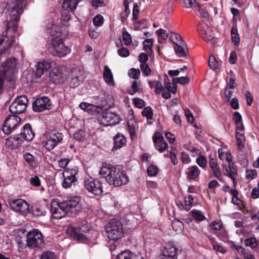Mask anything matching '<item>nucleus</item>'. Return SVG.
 Returning a JSON list of instances; mask_svg holds the SVG:
<instances>
[{
  "instance_id": "nucleus-1",
  "label": "nucleus",
  "mask_w": 259,
  "mask_h": 259,
  "mask_svg": "<svg viewBox=\"0 0 259 259\" xmlns=\"http://www.w3.org/2000/svg\"><path fill=\"white\" fill-rule=\"evenodd\" d=\"M99 175L101 178H105L109 185L114 187L125 185L129 180L125 172L116 166H103L100 168Z\"/></svg>"
},
{
  "instance_id": "nucleus-2",
  "label": "nucleus",
  "mask_w": 259,
  "mask_h": 259,
  "mask_svg": "<svg viewBox=\"0 0 259 259\" xmlns=\"http://www.w3.org/2000/svg\"><path fill=\"white\" fill-rule=\"evenodd\" d=\"M79 201V197H74L60 203L56 201L52 202L50 211L54 219H60L70 212L76 211L80 208Z\"/></svg>"
},
{
  "instance_id": "nucleus-3",
  "label": "nucleus",
  "mask_w": 259,
  "mask_h": 259,
  "mask_svg": "<svg viewBox=\"0 0 259 259\" xmlns=\"http://www.w3.org/2000/svg\"><path fill=\"white\" fill-rule=\"evenodd\" d=\"M26 0H13L10 8L8 9L7 20L8 27H12L14 30L18 26L20 15L23 13L25 7Z\"/></svg>"
},
{
  "instance_id": "nucleus-4",
  "label": "nucleus",
  "mask_w": 259,
  "mask_h": 259,
  "mask_svg": "<svg viewBox=\"0 0 259 259\" xmlns=\"http://www.w3.org/2000/svg\"><path fill=\"white\" fill-rule=\"evenodd\" d=\"M17 65V59L12 57L2 62L0 65V75L3 76L5 80L11 84H13L15 82Z\"/></svg>"
},
{
  "instance_id": "nucleus-5",
  "label": "nucleus",
  "mask_w": 259,
  "mask_h": 259,
  "mask_svg": "<svg viewBox=\"0 0 259 259\" xmlns=\"http://www.w3.org/2000/svg\"><path fill=\"white\" fill-rule=\"evenodd\" d=\"M105 233L110 241L118 240L123 235L122 224L116 219L111 220L105 228Z\"/></svg>"
},
{
  "instance_id": "nucleus-6",
  "label": "nucleus",
  "mask_w": 259,
  "mask_h": 259,
  "mask_svg": "<svg viewBox=\"0 0 259 259\" xmlns=\"http://www.w3.org/2000/svg\"><path fill=\"white\" fill-rule=\"evenodd\" d=\"M44 140L42 142L44 147L48 150L50 151L54 148L63 140V135L55 131L46 132L44 134Z\"/></svg>"
},
{
  "instance_id": "nucleus-7",
  "label": "nucleus",
  "mask_w": 259,
  "mask_h": 259,
  "mask_svg": "<svg viewBox=\"0 0 259 259\" xmlns=\"http://www.w3.org/2000/svg\"><path fill=\"white\" fill-rule=\"evenodd\" d=\"M26 246L31 249L40 248L44 245L42 233L37 229H33L26 235Z\"/></svg>"
},
{
  "instance_id": "nucleus-8",
  "label": "nucleus",
  "mask_w": 259,
  "mask_h": 259,
  "mask_svg": "<svg viewBox=\"0 0 259 259\" xmlns=\"http://www.w3.org/2000/svg\"><path fill=\"white\" fill-rule=\"evenodd\" d=\"M78 173V168L74 166L72 168H67L62 172L63 180L62 186L65 189H68L76 185L77 178L76 176Z\"/></svg>"
},
{
  "instance_id": "nucleus-9",
  "label": "nucleus",
  "mask_w": 259,
  "mask_h": 259,
  "mask_svg": "<svg viewBox=\"0 0 259 259\" xmlns=\"http://www.w3.org/2000/svg\"><path fill=\"white\" fill-rule=\"evenodd\" d=\"M8 203L11 209L20 214L26 215L30 212L29 204L24 199H9Z\"/></svg>"
},
{
  "instance_id": "nucleus-10",
  "label": "nucleus",
  "mask_w": 259,
  "mask_h": 259,
  "mask_svg": "<svg viewBox=\"0 0 259 259\" xmlns=\"http://www.w3.org/2000/svg\"><path fill=\"white\" fill-rule=\"evenodd\" d=\"M68 72L65 66L56 67L52 70L49 77L55 84L64 83L68 78Z\"/></svg>"
},
{
  "instance_id": "nucleus-11",
  "label": "nucleus",
  "mask_w": 259,
  "mask_h": 259,
  "mask_svg": "<svg viewBox=\"0 0 259 259\" xmlns=\"http://www.w3.org/2000/svg\"><path fill=\"white\" fill-rule=\"evenodd\" d=\"M53 51L52 54L54 56L63 57L71 52L70 48L65 46L62 38H56L52 43Z\"/></svg>"
},
{
  "instance_id": "nucleus-12",
  "label": "nucleus",
  "mask_w": 259,
  "mask_h": 259,
  "mask_svg": "<svg viewBox=\"0 0 259 259\" xmlns=\"http://www.w3.org/2000/svg\"><path fill=\"white\" fill-rule=\"evenodd\" d=\"M28 99L25 95L18 97L15 99L9 107L10 111L13 114L23 113L27 107Z\"/></svg>"
},
{
  "instance_id": "nucleus-13",
  "label": "nucleus",
  "mask_w": 259,
  "mask_h": 259,
  "mask_svg": "<svg viewBox=\"0 0 259 259\" xmlns=\"http://www.w3.org/2000/svg\"><path fill=\"white\" fill-rule=\"evenodd\" d=\"M6 29L1 35L2 38H4L3 42L4 46L3 49L0 50V54H3L5 52L8 50L9 48L15 42V37L13 33L16 31L17 26L15 29H13L12 27H8V20H6Z\"/></svg>"
},
{
  "instance_id": "nucleus-14",
  "label": "nucleus",
  "mask_w": 259,
  "mask_h": 259,
  "mask_svg": "<svg viewBox=\"0 0 259 259\" xmlns=\"http://www.w3.org/2000/svg\"><path fill=\"white\" fill-rule=\"evenodd\" d=\"M113 104V99L112 96L108 95L106 97L104 101L98 105H93L92 104L82 102L79 105V107L85 111L89 112L94 110L95 108L100 109L102 110H106L111 107Z\"/></svg>"
},
{
  "instance_id": "nucleus-15",
  "label": "nucleus",
  "mask_w": 259,
  "mask_h": 259,
  "mask_svg": "<svg viewBox=\"0 0 259 259\" xmlns=\"http://www.w3.org/2000/svg\"><path fill=\"white\" fill-rule=\"evenodd\" d=\"M84 187L95 195H99L103 193L101 182L97 179L92 177L86 178L84 182Z\"/></svg>"
},
{
  "instance_id": "nucleus-16",
  "label": "nucleus",
  "mask_w": 259,
  "mask_h": 259,
  "mask_svg": "<svg viewBox=\"0 0 259 259\" xmlns=\"http://www.w3.org/2000/svg\"><path fill=\"white\" fill-rule=\"evenodd\" d=\"M20 120L19 116L14 115L9 116L3 125V132L7 135L11 134L19 125Z\"/></svg>"
},
{
  "instance_id": "nucleus-17",
  "label": "nucleus",
  "mask_w": 259,
  "mask_h": 259,
  "mask_svg": "<svg viewBox=\"0 0 259 259\" xmlns=\"http://www.w3.org/2000/svg\"><path fill=\"white\" fill-rule=\"evenodd\" d=\"M52 103L50 99L47 96H43L36 99L32 103L33 110L35 112H41L50 109Z\"/></svg>"
},
{
  "instance_id": "nucleus-18",
  "label": "nucleus",
  "mask_w": 259,
  "mask_h": 259,
  "mask_svg": "<svg viewBox=\"0 0 259 259\" xmlns=\"http://www.w3.org/2000/svg\"><path fill=\"white\" fill-rule=\"evenodd\" d=\"M155 148L159 152H163L168 148V144L160 133L156 132L152 137Z\"/></svg>"
},
{
  "instance_id": "nucleus-19",
  "label": "nucleus",
  "mask_w": 259,
  "mask_h": 259,
  "mask_svg": "<svg viewBox=\"0 0 259 259\" xmlns=\"http://www.w3.org/2000/svg\"><path fill=\"white\" fill-rule=\"evenodd\" d=\"M101 123L105 125H112L118 123V116L111 112H103L100 119Z\"/></svg>"
},
{
  "instance_id": "nucleus-20",
  "label": "nucleus",
  "mask_w": 259,
  "mask_h": 259,
  "mask_svg": "<svg viewBox=\"0 0 259 259\" xmlns=\"http://www.w3.org/2000/svg\"><path fill=\"white\" fill-rule=\"evenodd\" d=\"M161 259H177V249L171 243H167L162 250Z\"/></svg>"
},
{
  "instance_id": "nucleus-21",
  "label": "nucleus",
  "mask_w": 259,
  "mask_h": 259,
  "mask_svg": "<svg viewBox=\"0 0 259 259\" xmlns=\"http://www.w3.org/2000/svg\"><path fill=\"white\" fill-rule=\"evenodd\" d=\"M67 233L72 238L79 241H84L86 240L87 237L83 234L85 231L82 227H69L67 230Z\"/></svg>"
},
{
  "instance_id": "nucleus-22",
  "label": "nucleus",
  "mask_w": 259,
  "mask_h": 259,
  "mask_svg": "<svg viewBox=\"0 0 259 259\" xmlns=\"http://www.w3.org/2000/svg\"><path fill=\"white\" fill-rule=\"evenodd\" d=\"M51 67V63L48 60L39 61L36 66L35 75L36 78L40 77L43 73L49 70Z\"/></svg>"
},
{
  "instance_id": "nucleus-23",
  "label": "nucleus",
  "mask_w": 259,
  "mask_h": 259,
  "mask_svg": "<svg viewBox=\"0 0 259 259\" xmlns=\"http://www.w3.org/2000/svg\"><path fill=\"white\" fill-rule=\"evenodd\" d=\"M174 47L176 55L179 57H184L189 54L188 49L185 42L181 40L179 44L175 43Z\"/></svg>"
},
{
  "instance_id": "nucleus-24",
  "label": "nucleus",
  "mask_w": 259,
  "mask_h": 259,
  "mask_svg": "<svg viewBox=\"0 0 259 259\" xmlns=\"http://www.w3.org/2000/svg\"><path fill=\"white\" fill-rule=\"evenodd\" d=\"M199 30L200 34L205 40L209 41L212 38L211 29L207 24H201L199 27Z\"/></svg>"
},
{
  "instance_id": "nucleus-25",
  "label": "nucleus",
  "mask_w": 259,
  "mask_h": 259,
  "mask_svg": "<svg viewBox=\"0 0 259 259\" xmlns=\"http://www.w3.org/2000/svg\"><path fill=\"white\" fill-rule=\"evenodd\" d=\"M229 169L227 168V165L223 164V169L224 174L230 178L233 181L235 180L234 175L237 174V168L234 162L228 164Z\"/></svg>"
},
{
  "instance_id": "nucleus-26",
  "label": "nucleus",
  "mask_w": 259,
  "mask_h": 259,
  "mask_svg": "<svg viewBox=\"0 0 259 259\" xmlns=\"http://www.w3.org/2000/svg\"><path fill=\"white\" fill-rule=\"evenodd\" d=\"M209 165L211 169L212 170L214 177L217 178L219 181L222 180V175L218 163L214 159L211 158L209 160Z\"/></svg>"
},
{
  "instance_id": "nucleus-27",
  "label": "nucleus",
  "mask_w": 259,
  "mask_h": 259,
  "mask_svg": "<svg viewBox=\"0 0 259 259\" xmlns=\"http://www.w3.org/2000/svg\"><path fill=\"white\" fill-rule=\"evenodd\" d=\"M114 140V146L113 147L112 149H117L122 147L124 145L126 144V139L123 136V134L121 133H117L115 136L113 137Z\"/></svg>"
},
{
  "instance_id": "nucleus-28",
  "label": "nucleus",
  "mask_w": 259,
  "mask_h": 259,
  "mask_svg": "<svg viewBox=\"0 0 259 259\" xmlns=\"http://www.w3.org/2000/svg\"><path fill=\"white\" fill-rule=\"evenodd\" d=\"M20 134L23 135L25 141L27 142L32 140L35 136L29 123H26L23 126L22 132Z\"/></svg>"
},
{
  "instance_id": "nucleus-29",
  "label": "nucleus",
  "mask_w": 259,
  "mask_h": 259,
  "mask_svg": "<svg viewBox=\"0 0 259 259\" xmlns=\"http://www.w3.org/2000/svg\"><path fill=\"white\" fill-rule=\"evenodd\" d=\"M81 0H64L63 8L68 12H74Z\"/></svg>"
},
{
  "instance_id": "nucleus-30",
  "label": "nucleus",
  "mask_w": 259,
  "mask_h": 259,
  "mask_svg": "<svg viewBox=\"0 0 259 259\" xmlns=\"http://www.w3.org/2000/svg\"><path fill=\"white\" fill-rule=\"evenodd\" d=\"M200 170L196 165L189 167L186 172L187 178L190 180H195L200 175Z\"/></svg>"
},
{
  "instance_id": "nucleus-31",
  "label": "nucleus",
  "mask_w": 259,
  "mask_h": 259,
  "mask_svg": "<svg viewBox=\"0 0 259 259\" xmlns=\"http://www.w3.org/2000/svg\"><path fill=\"white\" fill-rule=\"evenodd\" d=\"M10 140L12 144L16 147H18L21 146L25 141V139L23 137V135L20 133L11 136Z\"/></svg>"
},
{
  "instance_id": "nucleus-32",
  "label": "nucleus",
  "mask_w": 259,
  "mask_h": 259,
  "mask_svg": "<svg viewBox=\"0 0 259 259\" xmlns=\"http://www.w3.org/2000/svg\"><path fill=\"white\" fill-rule=\"evenodd\" d=\"M23 158L27 163L32 167H35L37 165L36 157L29 152H26L23 155Z\"/></svg>"
},
{
  "instance_id": "nucleus-33",
  "label": "nucleus",
  "mask_w": 259,
  "mask_h": 259,
  "mask_svg": "<svg viewBox=\"0 0 259 259\" xmlns=\"http://www.w3.org/2000/svg\"><path fill=\"white\" fill-rule=\"evenodd\" d=\"M103 77L106 82L108 84H114L113 74L107 65L104 67Z\"/></svg>"
},
{
  "instance_id": "nucleus-34",
  "label": "nucleus",
  "mask_w": 259,
  "mask_h": 259,
  "mask_svg": "<svg viewBox=\"0 0 259 259\" xmlns=\"http://www.w3.org/2000/svg\"><path fill=\"white\" fill-rule=\"evenodd\" d=\"M116 259H137V255L129 250H125L119 253Z\"/></svg>"
},
{
  "instance_id": "nucleus-35",
  "label": "nucleus",
  "mask_w": 259,
  "mask_h": 259,
  "mask_svg": "<svg viewBox=\"0 0 259 259\" xmlns=\"http://www.w3.org/2000/svg\"><path fill=\"white\" fill-rule=\"evenodd\" d=\"M156 34L158 36V42L162 43V41L166 40L168 37V34L166 33V30L160 28L155 31Z\"/></svg>"
},
{
  "instance_id": "nucleus-36",
  "label": "nucleus",
  "mask_w": 259,
  "mask_h": 259,
  "mask_svg": "<svg viewBox=\"0 0 259 259\" xmlns=\"http://www.w3.org/2000/svg\"><path fill=\"white\" fill-rule=\"evenodd\" d=\"M236 250L238 252H240L245 259H254V257L251 252L243 248L242 246H236Z\"/></svg>"
},
{
  "instance_id": "nucleus-37",
  "label": "nucleus",
  "mask_w": 259,
  "mask_h": 259,
  "mask_svg": "<svg viewBox=\"0 0 259 259\" xmlns=\"http://www.w3.org/2000/svg\"><path fill=\"white\" fill-rule=\"evenodd\" d=\"M127 125L128 132L130 134L131 138L133 140L137 135L136 132L138 128L137 124L136 123L135 124L133 123L131 124V123L128 122Z\"/></svg>"
},
{
  "instance_id": "nucleus-38",
  "label": "nucleus",
  "mask_w": 259,
  "mask_h": 259,
  "mask_svg": "<svg viewBox=\"0 0 259 259\" xmlns=\"http://www.w3.org/2000/svg\"><path fill=\"white\" fill-rule=\"evenodd\" d=\"M139 84L136 80H134L131 86L132 89L128 91V94L133 95L137 92H141L142 89L139 88Z\"/></svg>"
},
{
  "instance_id": "nucleus-39",
  "label": "nucleus",
  "mask_w": 259,
  "mask_h": 259,
  "mask_svg": "<svg viewBox=\"0 0 259 259\" xmlns=\"http://www.w3.org/2000/svg\"><path fill=\"white\" fill-rule=\"evenodd\" d=\"M87 134L82 130L77 131L74 134V138L78 141H83L85 140Z\"/></svg>"
},
{
  "instance_id": "nucleus-40",
  "label": "nucleus",
  "mask_w": 259,
  "mask_h": 259,
  "mask_svg": "<svg viewBox=\"0 0 259 259\" xmlns=\"http://www.w3.org/2000/svg\"><path fill=\"white\" fill-rule=\"evenodd\" d=\"M192 217L197 221H202L205 217L202 211L198 210H192L191 211Z\"/></svg>"
},
{
  "instance_id": "nucleus-41",
  "label": "nucleus",
  "mask_w": 259,
  "mask_h": 259,
  "mask_svg": "<svg viewBox=\"0 0 259 259\" xmlns=\"http://www.w3.org/2000/svg\"><path fill=\"white\" fill-rule=\"evenodd\" d=\"M142 114L146 117L147 120L152 119L153 118V111L150 106L145 107L142 111Z\"/></svg>"
},
{
  "instance_id": "nucleus-42",
  "label": "nucleus",
  "mask_w": 259,
  "mask_h": 259,
  "mask_svg": "<svg viewBox=\"0 0 259 259\" xmlns=\"http://www.w3.org/2000/svg\"><path fill=\"white\" fill-rule=\"evenodd\" d=\"M153 44V39L152 38L146 39L143 41V49L144 50L149 53L152 51V48Z\"/></svg>"
},
{
  "instance_id": "nucleus-43",
  "label": "nucleus",
  "mask_w": 259,
  "mask_h": 259,
  "mask_svg": "<svg viewBox=\"0 0 259 259\" xmlns=\"http://www.w3.org/2000/svg\"><path fill=\"white\" fill-rule=\"evenodd\" d=\"M236 139L238 147L240 148L243 147L245 141L244 134L242 133L236 132Z\"/></svg>"
},
{
  "instance_id": "nucleus-44",
  "label": "nucleus",
  "mask_w": 259,
  "mask_h": 259,
  "mask_svg": "<svg viewBox=\"0 0 259 259\" xmlns=\"http://www.w3.org/2000/svg\"><path fill=\"white\" fill-rule=\"evenodd\" d=\"M123 5L125 8L124 11L120 14V20L122 22H124L126 20L130 14V10L128 8L129 5L126 3Z\"/></svg>"
},
{
  "instance_id": "nucleus-45",
  "label": "nucleus",
  "mask_w": 259,
  "mask_h": 259,
  "mask_svg": "<svg viewBox=\"0 0 259 259\" xmlns=\"http://www.w3.org/2000/svg\"><path fill=\"white\" fill-rule=\"evenodd\" d=\"M245 244L247 246L254 248L257 246L258 242L256 238L251 237L245 240Z\"/></svg>"
},
{
  "instance_id": "nucleus-46",
  "label": "nucleus",
  "mask_w": 259,
  "mask_h": 259,
  "mask_svg": "<svg viewBox=\"0 0 259 259\" xmlns=\"http://www.w3.org/2000/svg\"><path fill=\"white\" fill-rule=\"evenodd\" d=\"M172 81L176 83H179L182 85L188 84L190 82V78L187 76H182L173 78Z\"/></svg>"
},
{
  "instance_id": "nucleus-47",
  "label": "nucleus",
  "mask_w": 259,
  "mask_h": 259,
  "mask_svg": "<svg viewBox=\"0 0 259 259\" xmlns=\"http://www.w3.org/2000/svg\"><path fill=\"white\" fill-rule=\"evenodd\" d=\"M140 68L144 75L148 76L151 74V70L147 63H141Z\"/></svg>"
},
{
  "instance_id": "nucleus-48",
  "label": "nucleus",
  "mask_w": 259,
  "mask_h": 259,
  "mask_svg": "<svg viewBox=\"0 0 259 259\" xmlns=\"http://www.w3.org/2000/svg\"><path fill=\"white\" fill-rule=\"evenodd\" d=\"M177 150L176 148H173L170 151V159L171 162L174 165H176L178 163V159L177 157Z\"/></svg>"
},
{
  "instance_id": "nucleus-49",
  "label": "nucleus",
  "mask_w": 259,
  "mask_h": 259,
  "mask_svg": "<svg viewBox=\"0 0 259 259\" xmlns=\"http://www.w3.org/2000/svg\"><path fill=\"white\" fill-rule=\"evenodd\" d=\"M140 74V71L139 69L132 68L128 71V76L134 79H137L139 78Z\"/></svg>"
},
{
  "instance_id": "nucleus-50",
  "label": "nucleus",
  "mask_w": 259,
  "mask_h": 259,
  "mask_svg": "<svg viewBox=\"0 0 259 259\" xmlns=\"http://www.w3.org/2000/svg\"><path fill=\"white\" fill-rule=\"evenodd\" d=\"M196 162L200 167L205 168L207 164V160L205 156L199 155L196 159Z\"/></svg>"
},
{
  "instance_id": "nucleus-51",
  "label": "nucleus",
  "mask_w": 259,
  "mask_h": 259,
  "mask_svg": "<svg viewBox=\"0 0 259 259\" xmlns=\"http://www.w3.org/2000/svg\"><path fill=\"white\" fill-rule=\"evenodd\" d=\"M171 225L174 230H175L176 231H177L178 230H182V228L183 227V223L182 222L177 219H175L172 221Z\"/></svg>"
},
{
  "instance_id": "nucleus-52",
  "label": "nucleus",
  "mask_w": 259,
  "mask_h": 259,
  "mask_svg": "<svg viewBox=\"0 0 259 259\" xmlns=\"http://www.w3.org/2000/svg\"><path fill=\"white\" fill-rule=\"evenodd\" d=\"M194 201V198L191 195H188L185 198V209L189 210Z\"/></svg>"
},
{
  "instance_id": "nucleus-53",
  "label": "nucleus",
  "mask_w": 259,
  "mask_h": 259,
  "mask_svg": "<svg viewBox=\"0 0 259 259\" xmlns=\"http://www.w3.org/2000/svg\"><path fill=\"white\" fill-rule=\"evenodd\" d=\"M158 171V168L155 165H150L147 168V174L149 176H155Z\"/></svg>"
},
{
  "instance_id": "nucleus-54",
  "label": "nucleus",
  "mask_w": 259,
  "mask_h": 259,
  "mask_svg": "<svg viewBox=\"0 0 259 259\" xmlns=\"http://www.w3.org/2000/svg\"><path fill=\"white\" fill-rule=\"evenodd\" d=\"M40 258V259H55V254L52 251H46L41 253Z\"/></svg>"
},
{
  "instance_id": "nucleus-55",
  "label": "nucleus",
  "mask_w": 259,
  "mask_h": 259,
  "mask_svg": "<svg viewBox=\"0 0 259 259\" xmlns=\"http://www.w3.org/2000/svg\"><path fill=\"white\" fill-rule=\"evenodd\" d=\"M208 65L210 68L214 70L218 68V63L214 56H210L208 59Z\"/></svg>"
},
{
  "instance_id": "nucleus-56",
  "label": "nucleus",
  "mask_w": 259,
  "mask_h": 259,
  "mask_svg": "<svg viewBox=\"0 0 259 259\" xmlns=\"http://www.w3.org/2000/svg\"><path fill=\"white\" fill-rule=\"evenodd\" d=\"M104 23L103 17L101 15H98L93 19V24L96 26H101Z\"/></svg>"
},
{
  "instance_id": "nucleus-57",
  "label": "nucleus",
  "mask_w": 259,
  "mask_h": 259,
  "mask_svg": "<svg viewBox=\"0 0 259 259\" xmlns=\"http://www.w3.org/2000/svg\"><path fill=\"white\" fill-rule=\"evenodd\" d=\"M122 38L125 45L128 46L131 44V36L128 32L125 31L122 33Z\"/></svg>"
},
{
  "instance_id": "nucleus-58",
  "label": "nucleus",
  "mask_w": 259,
  "mask_h": 259,
  "mask_svg": "<svg viewBox=\"0 0 259 259\" xmlns=\"http://www.w3.org/2000/svg\"><path fill=\"white\" fill-rule=\"evenodd\" d=\"M164 87L170 93L175 94L177 91L176 85L174 84H171L169 82L165 81Z\"/></svg>"
},
{
  "instance_id": "nucleus-59",
  "label": "nucleus",
  "mask_w": 259,
  "mask_h": 259,
  "mask_svg": "<svg viewBox=\"0 0 259 259\" xmlns=\"http://www.w3.org/2000/svg\"><path fill=\"white\" fill-rule=\"evenodd\" d=\"M29 182L32 186L35 187H39L41 183L39 178L37 176L30 178Z\"/></svg>"
},
{
  "instance_id": "nucleus-60",
  "label": "nucleus",
  "mask_w": 259,
  "mask_h": 259,
  "mask_svg": "<svg viewBox=\"0 0 259 259\" xmlns=\"http://www.w3.org/2000/svg\"><path fill=\"white\" fill-rule=\"evenodd\" d=\"M117 53L118 55L121 57H127L130 54L129 50L124 47H122L121 48L118 49Z\"/></svg>"
},
{
  "instance_id": "nucleus-61",
  "label": "nucleus",
  "mask_w": 259,
  "mask_h": 259,
  "mask_svg": "<svg viewBox=\"0 0 259 259\" xmlns=\"http://www.w3.org/2000/svg\"><path fill=\"white\" fill-rule=\"evenodd\" d=\"M133 102L135 106L138 108L141 109L145 106L144 101L140 98H135L133 100Z\"/></svg>"
},
{
  "instance_id": "nucleus-62",
  "label": "nucleus",
  "mask_w": 259,
  "mask_h": 259,
  "mask_svg": "<svg viewBox=\"0 0 259 259\" xmlns=\"http://www.w3.org/2000/svg\"><path fill=\"white\" fill-rule=\"evenodd\" d=\"M32 213L36 216L45 215L46 211L42 207H35L32 209Z\"/></svg>"
},
{
  "instance_id": "nucleus-63",
  "label": "nucleus",
  "mask_w": 259,
  "mask_h": 259,
  "mask_svg": "<svg viewBox=\"0 0 259 259\" xmlns=\"http://www.w3.org/2000/svg\"><path fill=\"white\" fill-rule=\"evenodd\" d=\"M257 173L255 169L247 170L246 171V177L251 180L253 179L257 176Z\"/></svg>"
},
{
  "instance_id": "nucleus-64",
  "label": "nucleus",
  "mask_w": 259,
  "mask_h": 259,
  "mask_svg": "<svg viewBox=\"0 0 259 259\" xmlns=\"http://www.w3.org/2000/svg\"><path fill=\"white\" fill-rule=\"evenodd\" d=\"M181 159L182 162L185 164H188L191 161V159L189 156V154L185 152L181 153Z\"/></svg>"
}]
</instances>
